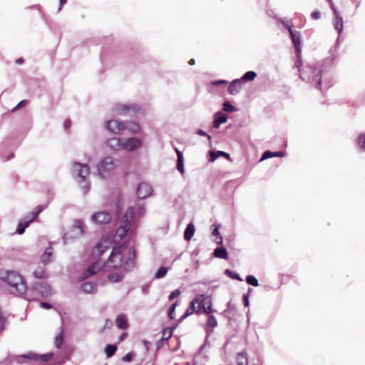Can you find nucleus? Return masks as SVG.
I'll list each match as a JSON object with an SVG mask.
<instances>
[{
	"label": "nucleus",
	"instance_id": "1",
	"mask_svg": "<svg viewBox=\"0 0 365 365\" xmlns=\"http://www.w3.org/2000/svg\"><path fill=\"white\" fill-rule=\"evenodd\" d=\"M329 56L323 59L320 63L308 64L302 73H300V78L306 81L314 88L323 91L329 89L331 85L326 77L327 69L331 67L338 57L337 46H333L329 51Z\"/></svg>",
	"mask_w": 365,
	"mask_h": 365
},
{
	"label": "nucleus",
	"instance_id": "2",
	"mask_svg": "<svg viewBox=\"0 0 365 365\" xmlns=\"http://www.w3.org/2000/svg\"><path fill=\"white\" fill-rule=\"evenodd\" d=\"M136 251L133 247L128 248V243L115 242L112 247L111 252L108 258L109 266L113 269H123L125 273L130 272L135 267Z\"/></svg>",
	"mask_w": 365,
	"mask_h": 365
},
{
	"label": "nucleus",
	"instance_id": "3",
	"mask_svg": "<svg viewBox=\"0 0 365 365\" xmlns=\"http://www.w3.org/2000/svg\"><path fill=\"white\" fill-rule=\"evenodd\" d=\"M7 285L15 289L16 295L19 297L26 299L28 301H34V297L26 296L28 287L25 278L16 271L6 270L4 275L1 277Z\"/></svg>",
	"mask_w": 365,
	"mask_h": 365
},
{
	"label": "nucleus",
	"instance_id": "4",
	"mask_svg": "<svg viewBox=\"0 0 365 365\" xmlns=\"http://www.w3.org/2000/svg\"><path fill=\"white\" fill-rule=\"evenodd\" d=\"M119 160L111 156L102 158L96 164V173L102 179H106L109 173L118 167Z\"/></svg>",
	"mask_w": 365,
	"mask_h": 365
},
{
	"label": "nucleus",
	"instance_id": "5",
	"mask_svg": "<svg viewBox=\"0 0 365 365\" xmlns=\"http://www.w3.org/2000/svg\"><path fill=\"white\" fill-rule=\"evenodd\" d=\"M73 168L74 172H76V177L80 179L79 184L81 185L84 194H86L91 190L90 182L86 181L87 177L90 174V168L88 164L74 162Z\"/></svg>",
	"mask_w": 365,
	"mask_h": 365
},
{
	"label": "nucleus",
	"instance_id": "6",
	"mask_svg": "<svg viewBox=\"0 0 365 365\" xmlns=\"http://www.w3.org/2000/svg\"><path fill=\"white\" fill-rule=\"evenodd\" d=\"M18 146V143H13L11 136L5 138L0 145V158L1 160L6 162L14 158L15 155L13 150Z\"/></svg>",
	"mask_w": 365,
	"mask_h": 365
},
{
	"label": "nucleus",
	"instance_id": "7",
	"mask_svg": "<svg viewBox=\"0 0 365 365\" xmlns=\"http://www.w3.org/2000/svg\"><path fill=\"white\" fill-rule=\"evenodd\" d=\"M140 110V106L138 104L115 103L112 108V111L118 115L135 116Z\"/></svg>",
	"mask_w": 365,
	"mask_h": 365
},
{
	"label": "nucleus",
	"instance_id": "8",
	"mask_svg": "<svg viewBox=\"0 0 365 365\" xmlns=\"http://www.w3.org/2000/svg\"><path fill=\"white\" fill-rule=\"evenodd\" d=\"M38 354L34 351H29L21 355H11L1 361L0 365H11L12 362L21 364L25 359L38 361Z\"/></svg>",
	"mask_w": 365,
	"mask_h": 365
},
{
	"label": "nucleus",
	"instance_id": "9",
	"mask_svg": "<svg viewBox=\"0 0 365 365\" xmlns=\"http://www.w3.org/2000/svg\"><path fill=\"white\" fill-rule=\"evenodd\" d=\"M211 295H207L205 294H197L195 297L190 302L189 307L192 312L197 314L202 313L205 307L206 304Z\"/></svg>",
	"mask_w": 365,
	"mask_h": 365
},
{
	"label": "nucleus",
	"instance_id": "10",
	"mask_svg": "<svg viewBox=\"0 0 365 365\" xmlns=\"http://www.w3.org/2000/svg\"><path fill=\"white\" fill-rule=\"evenodd\" d=\"M85 234V225L83 220L76 219L73 225L70 229V232L66 233L63 240L64 243L67 242V240L69 238H77L83 236Z\"/></svg>",
	"mask_w": 365,
	"mask_h": 365
},
{
	"label": "nucleus",
	"instance_id": "11",
	"mask_svg": "<svg viewBox=\"0 0 365 365\" xmlns=\"http://www.w3.org/2000/svg\"><path fill=\"white\" fill-rule=\"evenodd\" d=\"M28 291L32 294H37L42 298H46L52 293V287L47 282H34Z\"/></svg>",
	"mask_w": 365,
	"mask_h": 365
},
{
	"label": "nucleus",
	"instance_id": "12",
	"mask_svg": "<svg viewBox=\"0 0 365 365\" xmlns=\"http://www.w3.org/2000/svg\"><path fill=\"white\" fill-rule=\"evenodd\" d=\"M153 193V187L145 182H140L135 187V194L138 200H145Z\"/></svg>",
	"mask_w": 365,
	"mask_h": 365
},
{
	"label": "nucleus",
	"instance_id": "13",
	"mask_svg": "<svg viewBox=\"0 0 365 365\" xmlns=\"http://www.w3.org/2000/svg\"><path fill=\"white\" fill-rule=\"evenodd\" d=\"M134 215L135 207L133 206H129L125 210L121 220L122 225L120 227L123 229V234L120 235L121 236H124L130 230L131 220L134 217Z\"/></svg>",
	"mask_w": 365,
	"mask_h": 365
},
{
	"label": "nucleus",
	"instance_id": "14",
	"mask_svg": "<svg viewBox=\"0 0 365 365\" xmlns=\"http://www.w3.org/2000/svg\"><path fill=\"white\" fill-rule=\"evenodd\" d=\"M123 121L110 119L105 122L104 129L112 134H118L123 131Z\"/></svg>",
	"mask_w": 365,
	"mask_h": 365
},
{
	"label": "nucleus",
	"instance_id": "15",
	"mask_svg": "<svg viewBox=\"0 0 365 365\" xmlns=\"http://www.w3.org/2000/svg\"><path fill=\"white\" fill-rule=\"evenodd\" d=\"M142 145L143 140L138 137L123 138V150L133 152L140 148Z\"/></svg>",
	"mask_w": 365,
	"mask_h": 365
},
{
	"label": "nucleus",
	"instance_id": "16",
	"mask_svg": "<svg viewBox=\"0 0 365 365\" xmlns=\"http://www.w3.org/2000/svg\"><path fill=\"white\" fill-rule=\"evenodd\" d=\"M289 37L294 47L295 53L302 52V41L300 31L289 27Z\"/></svg>",
	"mask_w": 365,
	"mask_h": 365
},
{
	"label": "nucleus",
	"instance_id": "17",
	"mask_svg": "<svg viewBox=\"0 0 365 365\" xmlns=\"http://www.w3.org/2000/svg\"><path fill=\"white\" fill-rule=\"evenodd\" d=\"M91 219L96 224L106 225L111 221L112 217L107 211H99L93 213Z\"/></svg>",
	"mask_w": 365,
	"mask_h": 365
},
{
	"label": "nucleus",
	"instance_id": "18",
	"mask_svg": "<svg viewBox=\"0 0 365 365\" xmlns=\"http://www.w3.org/2000/svg\"><path fill=\"white\" fill-rule=\"evenodd\" d=\"M192 314H194V312H192V309H190V307H188L185 312H184V314L179 318L176 320V322L170 327H167L164 329H163L162 330V334L164 335H166L168 331H170V335H173V331L176 329V328L178 327V325L182 322H183L186 318H187L188 317H190V315H192Z\"/></svg>",
	"mask_w": 365,
	"mask_h": 365
},
{
	"label": "nucleus",
	"instance_id": "19",
	"mask_svg": "<svg viewBox=\"0 0 365 365\" xmlns=\"http://www.w3.org/2000/svg\"><path fill=\"white\" fill-rule=\"evenodd\" d=\"M101 269L100 262H94L91 263L84 271L82 272L80 280L83 281L86 279L93 276Z\"/></svg>",
	"mask_w": 365,
	"mask_h": 365
},
{
	"label": "nucleus",
	"instance_id": "20",
	"mask_svg": "<svg viewBox=\"0 0 365 365\" xmlns=\"http://www.w3.org/2000/svg\"><path fill=\"white\" fill-rule=\"evenodd\" d=\"M106 145L113 151L123 150V138L112 137L106 141Z\"/></svg>",
	"mask_w": 365,
	"mask_h": 365
},
{
	"label": "nucleus",
	"instance_id": "21",
	"mask_svg": "<svg viewBox=\"0 0 365 365\" xmlns=\"http://www.w3.org/2000/svg\"><path fill=\"white\" fill-rule=\"evenodd\" d=\"M228 116L222 110L217 111L213 115L212 127L219 128L220 126L227 121Z\"/></svg>",
	"mask_w": 365,
	"mask_h": 365
},
{
	"label": "nucleus",
	"instance_id": "22",
	"mask_svg": "<svg viewBox=\"0 0 365 365\" xmlns=\"http://www.w3.org/2000/svg\"><path fill=\"white\" fill-rule=\"evenodd\" d=\"M110 247V242L106 239H102L94 247V250L97 252V255L101 257L103 253Z\"/></svg>",
	"mask_w": 365,
	"mask_h": 365
},
{
	"label": "nucleus",
	"instance_id": "23",
	"mask_svg": "<svg viewBox=\"0 0 365 365\" xmlns=\"http://www.w3.org/2000/svg\"><path fill=\"white\" fill-rule=\"evenodd\" d=\"M286 153L285 150L272 151L270 150H267L262 153L259 161L261 162L274 157L283 158L286 155Z\"/></svg>",
	"mask_w": 365,
	"mask_h": 365
},
{
	"label": "nucleus",
	"instance_id": "24",
	"mask_svg": "<svg viewBox=\"0 0 365 365\" xmlns=\"http://www.w3.org/2000/svg\"><path fill=\"white\" fill-rule=\"evenodd\" d=\"M242 83L239 78L232 80L229 83V86L227 87L228 93L233 96L239 93L242 88Z\"/></svg>",
	"mask_w": 365,
	"mask_h": 365
},
{
	"label": "nucleus",
	"instance_id": "25",
	"mask_svg": "<svg viewBox=\"0 0 365 365\" xmlns=\"http://www.w3.org/2000/svg\"><path fill=\"white\" fill-rule=\"evenodd\" d=\"M209 162L215 161L219 157H223L227 160H230V155L222 150H210L208 152Z\"/></svg>",
	"mask_w": 365,
	"mask_h": 365
},
{
	"label": "nucleus",
	"instance_id": "26",
	"mask_svg": "<svg viewBox=\"0 0 365 365\" xmlns=\"http://www.w3.org/2000/svg\"><path fill=\"white\" fill-rule=\"evenodd\" d=\"M217 326V321L215 317L212 314H210L207 318V322L205 327V331L207 336L213 332V329Z\"/></svg>",
	"mask_w": 365,
	"mask_h": 365
},
{
	"label": "nucleus",
	"instance_id": "27",
	"mask_svg": "<svg viewBox=\"0 0 365 365\" xmlns=\"http://www.w3.org/2000/svg\"><path fill=\"white\" fill-rule=\"evenodd\" d=\"M115 325L120 330H125L128 327L127 316L125 314H119L115 318Z\"/></svg>",
	"mask_w": 365,
	"mask_h": 365
},
{
	"label": "nucleus",
	"instance_id": "28",
	"mask_svg": "<svg viewBox=\"0 0 365 365\" xmlns=\"http://www.w3.org/2000/svg\"><path fill=\"white\" fill-rule=\"evenodd\" d=\"M123 130H127L133 134H137L140 132V125L133 121H123Z\"/></svg>",
	"mask_w": 365,
	"mask_h": 365
},
{
	"label": "nucleus",
	"instance_id": "29",
	"mask_svg": "<svg viewBox=\"0 0 365 365\" xmlns=\"http://www.w3.org/2000/svg\"><path fill=\"white\" fill-rule=\"evenodd\" d=\"M221 227V225L219 223H214L212 225V235L216 237L215 243L218 245H222L223 238L222 235L220 232V228Z\"/></svg>",
	"mask_w": 365,
	"mask_h": 365
},
{
	"label": "nucleus",
	"instance_id": "30",
	"mask_svg": "<svg viewBox=\"0 0 365 365\" xmlns=\"http://www.w3.org/2000/svg\"><path fill=\"white\" fill-rule=\"evenodd\" d=\"M212 255L215 258L222 259H227L229 257L227 249L223 246L216 247Z\"/></svg>",
	"mask_w": 365,
	"mask_h": 365
},
{
	"label": "nucleus",
	"instance_id": "31",
	"mask_svg": "<svg viewBox=\"0 0 365 365\" xmlns=\"http://www.w3.org/2000/svg\"><path fill=\"white\" fill-rule=\"evenodd\" d=\"M81 289L87 294H94L97 292L96 284L91 282H84L81 284Z\"/></svg>",
	"mask_w": 365,
	"mask_h": 365
},
{
	"label": "nucleus",
	"instance_id": "32",
	"mask_svg": "<svg viewBox=\"0 0 365 365\" xmlns=\"http://www.w3.org/2000/svg\"><path fill=\"white\" fill-rule=\"evenodd\" d=\"M334 29L336 30L338 34L341 36L344 24H343V19L342 16L340 15V14H337L336 15L334 16V22H333Z\"/></svg>",
	"mask_w": 365,
	"mask_h": 365
},
{
	"label": "nucleus",
	"instance_id": "33",
	"mask_svg": "<svg viewBox=\"0 0 365 365\" xmlns=\"http://www.w3.org/2000/svg\"><path fill=\"white\" fill-rule=\"evenodd\" d=\"M195 225L192 222L188 223L187 225V226L184 230V233H183V237H184L185 240L190 241L192 239V237H193V235L195 234Z\"/></svg>",
	"mask_w": 365,
	"mask_h": 365
},
{
	"label": "nucleus",
	"instance_id": "34",
	"mask_svg": "<svg viewBox=\"0 0 365 365\" xmlns=\"http://www.w3.org/2000/svg\"><path fill=\"white\" fill-rule=\"evenodd\" d=\"M257 74L254 71H248L245 72L240 78L239 80L241 81V83H246L248 81H252L255 79Z\"/></svg>",
	"mask_w": 365,
	"mask_h": 365
},
{
	"label": "nucleus",
	"instance_id": "35",
	"mask_svg": "<svg viewBox=\"0 0 365 365\" xmlns=\"http://www.w3.org/2000/svg\"><path fill=\"white\" fill-rule=\"evenodd\" d=\"M52 255L53 252L51 247H48L41 255V262L43 264H48L51 261Z\"/></svg>",
	"mask_w": 365,
	"mask_h": 365
},
{
	"label": "nucleus",
	"instance_id": "36",
	"mask_svg": "<svg viewBox=\"0 0 365 365\" xmlns=\"http://www.w3.org/2000/svg\"><path fill=\"white\" fill-rule=\"evenodd\" d=\"M125 277V273L113 272L108 275V279L113 283H118L123 281Z\"/></svg>",
	"mask_w": 365,
	"mask_h": 365
},
{
	"label": "nucleus",
	"instance_id": "37",
	"mask_svg": "<svg viewBox=\"0 0 365 365\" xmlns=\"http://www.w3.org/2000/svg\"><path fill=\"white\" fill-rule=\"evenodd\" d=\"M42 19L51 31H55V30L58 28V24L54 22L43 13H42Z\"/></svg>",
	"mask_w": 365,
	"mask_h": 365
},
{
	"label": "nucleus",
	"instance_id": "38",
	"mask_svg": "<svg viewBox=\"0 0 365 365\" xmlns=\"http://www.w3.org/2000/svg\"><path fill=\"white\" fill-rule=\"evenodd\" d=\"M170 268V267L160 266L155 272L153 278L158 279L165 277L167 275Z\"/></svg>",
	"mask_w": 365,
	"mask_h": 365
},
{
	"label": "nucleus",
	"instance_id": "39",
	"mask_svg": "<svg viewBox=\"0 0 365 365\" xmlns=\"http://www.w3.org/2000/svg\"><path fill=\"white\" fill-rule=\"evenodd\" d=\"M117 349L118 347L115 344H106L104 348V352L106 354V358H111L115 354Z\"/></svg>",
	"mask_w": 365,
	"mask_h": 365
},
{
	"label": "nucleus",
	"instance_id": "40",
	"mask_svg": "<svg viewBox=\"0 0 365 365\" xmlns=\"http://www.w3.org/2000/svg\"><path fill=\"white\" fill-rule=\"evenodd\" d=\"M238 110V109L237 108V107H235V106H233L230 101H225L223 102L222 103V111H225V112H227V113H235V112H237Z\"/></svg>",
	"mask_w": 365,
	"mask_h": 365
},
{
	"label": "nucleus",
	"instance_id": "41",
	"mask_svg": "<svg viewBox=\"0 0 365 365\" xmlns=\"http://www.w3.org/2000/svg\"><path fill=\"white\" fill-rule=\"evenodd\" d=\"M224 274L227 277L231 278L232 279L237 280L239 282H242L243 280L242 278L240 277V275L237 272L232 271V269H225Z\"/></svg>",
	"mask_w": 365,
	"mask_h": 365
},
{
	"label": "nucleus",
	"instance_id": "42",
	"mask_svg": "<svg viewBox=\"0 0 365 365\" xmlns=\"http://www.w3.org/2000/svg\"><path fill=\"white\" fill-rule=\"evenodd\" d=\"M33 275L35 278L39 279H45L48 277V273L45 271V269L40 268L36 269L33 272Z\"/></svg>",
	"mask_w": 365,
	"mask_h": 365
},
{
	"label": "nucleus",
	"instance_id": "43",
	"mask_svg": "<svg viewBox=\"0 0 365 365\" xmlns=\"http://www.w3.org/2000/svg\"><path fill=\"white\" fill-rule=\"evenodd\" d=\"M170 331H168L166 334H168V336H165V335H163L162 338L156 341L155 346L157 350L160 349L163 346L164 342L168 341L171 338L173 335H170Z\"/></svg>",
	"mask_w": 365,
	"mask_h": 365
},
{
	"label": "nucleus",
	"instance_id": "44",
	"mask_svg": "<svg viewBox=\"0 0 365 365\" xmlns=\"http://www.w3.org/2000/svg\"><path fill=\"white\" fill-rule=\"evenodd\" d=\"M46 205H38L36 207L34 210L30 212L29 214L31 217H34V219L35 220L40 215V213H41L43 210L46 208Z\"/></svg>",
	"mask_w": 365,
	"mask_h": 365
},
{
	"label": "nucleus",
	"instance_id": "45",
	"mask_svg": "<svg viewBox=\"0 0 365 365\" xmlns=\"http://www.w3.org/2000/svg\"><path fill=\"white\" fill-rule=\"evenodd\" d=\"M295 55H296V61H295V64H294V67L295 68H298V71L299 73V76H300V73H302L303 70L306 68V67L308 66L307 65L306 66H304L303 68V69L301 71L300 70V67L302 66V52H299V53H295Z\"/></svg>",
	"mask_w": 365,
	"mask_h": 365
},
{
	"label": "nucleus",
	"instance_id": "46",
	"mask_svg": "<svg viewBox=\"0 0 365 365\" xmlns=\"http://www.w3.org/2000/svg\"><path fill=\"white\" fill-rule=\"evenodd\" d=\"M178 305V302L176 301L175 302H173L170 307H169L168 309V317L170 319V320H174L175 319V309L177 307V306Z\"/></svg>",
	"mask_w": 365,
	"mask_h": 365
},
{
	"label": "nucleus",
	"instance_id": "47",
	"mask_svg": "<svg viewBox=\"0 0 365 365\" xmlns=\"http://www.w3.org/2000/svg\"><path fill=\"white\" fill-rule=\"evenodd\" d=\"M245 281L247 284L249 285L253 286V287H258L259 286V282L258 279L256 278L255 276L252 274H248L246 278Z\"/></svg>",
	"mask_w": 365,
	"mask_h": 365
},
{
	"label": "nucleus",
	"instance_id": "48",
	"mask_svg": "<svg viewBox=\"0 0 365 365\" xmlns=\"http://www.w3.org/2000/svg\"><path fill=\"white\" fill-rule=\"evenodd\" d=\"M202 312L205 313V314L216 312V310L212 308V296L209 299L207 304H206L205 307Z\"/></svg>",
	"mask_w": 365,
	"mask_h": 365
},
{
	"label": "nucleus",
	"instance_id": "49",
	"mask_svg": "<svg viewBox=\"0 0 365 365\" xmlns=\"http://www.w3.org/2000/svg\"><path fill=\"white\" fill-rule=\"evenodd\" d=\"M176 169L181 175L185 173L184 158H181V156H180L179 158H177Z\"/></svg>",
	"mask_w": 365,
	"mask_h": 365
},
{
	"label": "nucleus",
	"instance_id": "50",
	"mask_svg": "<svg viewBox=\"0 0 365 365\" xmlns=\"http://www.w3.org/2000/svg\"><path fill=\"white\" fill-rule=\"evenodd\" d=\"M53 356V352L50 351L43 354H39L38 356V361L47 362Z\"/></svg>",
	"mask_w": 365,
	"mask_h": 365
},
{
	"label": "nucleus",
	"instance_id": "51",
	"mask_svg": "<svg viewBox=\"0 0 365 365\" xmlns=\"http://www.w3.org/2000/svg\"><path fill=\"white\" fill-rule=\"evenodd\" d=\"M357 144L362 150L365 151V132L360 133L357 137Z\"/></svg>",
	"mask_w": 365,
	"mask_h": 365
},
{
	"label": "nucleus",
	"instance_id": "52",
	"mask_svg": "<svg viewBox=\"0 0 365 365\" xmlns=\"http://www.w3.org/2000/svg\"><path fill=\"white\" fill-rule=\"evenodd\" d=\"M34 220V217H31L29 214L24 216L22 219L19 220L21 224L24 225L26 227H28L30 224Z\"/></svg>",
	"mask_w": 365,
	"mask_h": 365
},
{
	"label": "nucleus",
	"instance_id": "53",
	"mask_svg": "<svg viewBox=\"0 0 365 365\" xmlns=\"http://www.w3.org/2000/svg\"><path fill=\"white\" fill-rule=\"evenodd\" d=\"M63 343V335L61 331L55 337V346L57 349H60L62 346Z\"/></svg>",
	"mask_w": 365,
	"mask_h": 365
},
{
	"label": "nucleus",
	"instance_id": "54",
	"mask_svg": "<svg viewBox=\"0 0 365 365\" xmlns=\"http://www.w3.org/2000/svg\"><path fill=\"white\" fill-rule=\"evenodd\" d=\"M135 355L136 354L134 351H130L122 357V361L123 362H131L135 358Z\"/></svg>",
	"mask_w": 365,
	"mask_h": 365
},
{
	"label": "nucleus",
	"instance_id": "55",
	"mask_svg": "<svg viewBox=\"0 0 365 365\" xmlns=\"http://www.w3.org/2000/svg\"><path fill=\"white\" fill-rule=\"evenodd\" d=\"M29 103L28 100H21L20 102L17 103L16 106H14L11 110V113H14L17 111L18 110L21 109V108L26 106Z\"/></svg>",
	"mask_w": 365,
	"mask_h": 365
},
{
	"label": "nucleus",
	"instance_id": "56",
	"mask_svg": "<svg viewBox=\"0 0 365 365\" xmlns=\"http://www.w3.org/2000/svg\"><path fill=\"white\" fill-rule=\"evenodd\" d=\"M145 212V208L143 205H139L136 208H135V215L134 217H141L144 215Z\"/></svg>",
	"mask_w": 365,
	"mask_h": 365
},
{
	"label": "nucleus",
	"instance_id": "57",
	"mask_svg": "<svg viewBox=\"0 0 365 365\" xmlns=\"http://www.w3.org/2000/svg\"><path fill=\"white\" fill-rule=\"evenodd\" d=\"M181 294V291L180 289H176L170 292L168 296V300L173 301L174 299L178 297Z\"/></svg>",
	"mask_w": 365,
	"mask_h": 365
},
{
	"label": "nucleus",
	"instance_id": "58",
	"mask_svg": "<svg viewBox=\"0 0 365 365\" xmlns=\"http://www.w3.org/2000/svg\"><path fill=\"white\" fill-rule=\"evenodd\" d=\"M26 228L27 227L24 225L21 224V222H19V223L17 224L15 233L18 235H22L25 232Z\"/></svg>",
	"mask_w": 365,
	"mask_h": 365
},
{
	"label": "nucleus",
	"instance_id": "59",
	"mask_svg": "<svg viewBox=\"0 0 365 365\" xmlns=\"http://www.w3.org/2000/svg\"><path fill=\"white\" fill-rule=\"evenodd\" d=\"M195 133L198 135H200V136H205L207 137V140H209L210 143H211V140H212V136L209 134H207L205 130H203L202 129H197L195 132Z\"/></svg>",
	"mask_w": 365,
	"mask_h": 365
},
{
	"label": "nucleus",
	"instance_id": "60",
	"mask_svg": "<svg viewBox=\"0 0 365 365\" xmlns=\"http://www.w3.org/2000/svg\"><path fill=\"white\" fill-rule=\"evenodd\" d=\"M240 357H242L245 359L246 365L248 364V356L246 350H242L237 354V360H239Z\"/></svg>",
	"mask_w": 365,
	"mask_h": 365
},
{
	"label": "nucleus",
	"instance_id": "61",
	"mask_svg": "<svg viewBox=\"0 0 365 365\" xmlns=\"http://www.w3.org/2000/svg\"><path fill=\"white\" fill-rule=\"evenodd\" d=\"M228 82L224 79H218L210 81V84L213 86H220L224 84H227Z\"/></svg>",
	"mask_w": 365,
	"mask_h": 365
},
{
	"label": "nucleus",
	"instance_id": "62",
	"mask_svg": "<svg viewBox=\"0 0 365 365\" xmlns=\"http://www.w3.org/2000/svg\"><path fill=\"white\" fill-rule=\"evenodd\" d=\"M151 286V282H149L145 284H143L141 287V291L143 294H148L149 292V289Z\"/></svg>",
	"mask_w": 365,
	"mask_h": 365
},
{
	"label": "nucleus",
	"instance_id": "63",
	"mask_svg": "<svg viewBox=\"0 0 365 365\" xmlns=\"http://www.w3.org/2000/svg\"><path fill=\"white\" fill-rule=\"evenodd\" d=\"M39 306L41 308L45 309H51L53 307V305L51 303L44 301L41 302Z\"/></svg>",
	"mask_w": 365,
	"mask_h": 365
},
{
	"label": "nucleus",
	"instance_id": "64",
	"mask_svg": "<svg viewBox=\"0 0 365 365\" xmlns=\"http://www.w3.org/2000/svg\"><path fill=\"white\" fill-rule=\"evenodd\" d=\"M321 17V12L318 10H315L311 13V18L313 20H318Z\"/></svg>",
	"mask_w": 365,
	"mask_h": 365
}]
</instances>
